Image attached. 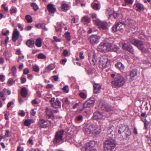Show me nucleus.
I'll use <instances>...</instances> for the list:
<instances>
[{
	"instance_id": "9",
	"label": "nucleus",
	"mask_w": 151,
	"mask_h": 151,
	"mask_svg": "<svg viewBox=\"0 0 151 151\" xmlns=\"http://www.w3.org/2000/svg\"><path fill=\"white\" fill-rule=\"evenodd\" d=\"M100 39V37L99 36L95 35L90 36L88 40L91 44L94 45L99 43Z\"/></svg>"
},
{
	"instance_id": "30",
	"label": "nucleus",
	"mask_w": 151,
	"mask_h": 151,
	"mask_svg": "<svg viewBox=\"0 0 151 151\" xmlns=\"http://www.w3.org/2000/svg\"><path fill=\"white\" fill-rule=\"evenodd\" d=\"M81 21L84 24H87L90 22V19L88 17L85 16L82 18Z\"/></svg>"
},
{
	"instance_id": "29",
	"label": "nucleus",
	"mask_w": 151,
	"mask_h": 151,
	"mask_svg": "<svg viewBox=\"0 0 151 151\" xmlns=\"http://www.w3.org/2000/svg\"><path fill=\"white\" fill-rule=\"evenodd\" d=\"M61 6L63 11H66L69 9V6L65 3H62Z\"/></svg>"
},
{
	"instance_id": "39",
	"label": "nucleus",
	"mask_w": 151,
	"mask_h": 151,
	"mask_svg": "<svg viewBox=\"0 0 151 151\" xmlns=\"http://www.w3.org/2000/svg\"><path fill=\"white\" fill-rule=\"evenodd\" d=\"M25 18L27 21L29 23L31 22L32 21V17L29 15H26Z\"/></svg>"
},
{
	"instance_id": "5",
	"label": "nucleus",
	"mask_w": 151,
	"mask_h": 151,
	"mask_svg": "<svg viewBox=\"0 0 151 151\" xmlns=\"http://www.w3.org/2000/svg\"><path fill=\"white\" fill-rule=\"evenodd\" d=\"M118 132L120 134L124 132L126 137H127L131 134V132L127 125H122L120 126L118 130Z\"/></svg>"
},
{
	"instance_id": "26",
	"label": "nucleus",
	"mask_w": 151,
	"mask_h": 151,
	"mask_svg": "<svg viewBox=\"0 0 151 151\" xmlns=\"http://www.w3.org/2000/svg\"><path fill=\"white\" fill-rule=\"evenodd\" d=\"M119 22L116 23L112 27V29L113 31L114 32H116L117 31H119Z\"/></svg>"
},
{
	"instance_id": "58",
	"label": "nucleus",
	"mask_w": 151,
	"mask_h": 151,
	"mask_svg": "<svg viewBox=\"0 0 151 151\" xmlns=\"http://www.w3.org/2000/svg\"><path fill=\"white\" fill-rule=\"evenodd\" d=\"M53 78L54 80L55 81H58V76L55 75L53 76Z\"/></svg>"
},
{
	"instance_id": "19",
	"label": "nucleus",
	"mask_w": 151,
	"mask_h": 151,
	"mask_svg": "<svg viewBox=\"0 0 151 151\" xmlns=\"http://www.w3.org/2000/svg\"><path fill=\"white\" fill-rule=\"evenodd\" d=\"M93 118L94 119H102L103 118V115L99 112H95L93 114Z\"/></svg>"
},
{
	"instance_id": "44",
	"label": "nucleus",
	"mask_w": 151,
	"mask_h": 151,
	"mask_svg": "<svg viewBox=\"0 0 151 151\" xmlns=\"http://www.w3.org/2000/svg\"><path fill=\"white\" fill-rule=\"evenodd\" d=\"M31 6L33 7V9L35 11H37L38 9V6L35 3H32L31 4Z\"/></svg>"
},
{
	"instance_id": "51",
	"label": "nucleus",
	"mask_w": 151,
	"mask_h": 151,
	"mask_svg": "<svg viewBox=\"0 0 151 151\" xmlns=\"http://www.w3.org/2000/svg\"><path fill=\"white\" fill-rule=\"evenodd\" d=\"M43 26H44V24L40 23L36 24V26L38 28H42Z\"/></svg>"
},
{
	"instance_id": "13",
	"label": "nucleus",
	"mask_w": 151,
	"mask_h": 151,
	"mask_svg": "<svg viewBox=\"0 0 151 151\" xmlns=\"http://www.w3.org/2000/svg\"><path fill=\"white\" fill-rule=\"evenodd\" d=\"M95 53L94 51H92L88 54V59L90 63L94 65L96 62V60L95 58Z\"/></svg>"
},
{
	"instance_id": "15",
	"label": "nucleus",
	"mask_w": 151,
	"mask_h": 151,
	"mask_svg": "<svg viewBox=\"0 0 151 151\" xmlns=\"http://www.w3.org/2000/svg\"><path fill=\"white\" fill-rule=\"evenodd\" d=\"M134 9L137 11L141 12L144 9V5L140 3H137L134 4Z\"/></svg>"
},
{
	"instance_id": "10",
	"label": "nucleus",
	"mask_w": 151,
	"mask_h": 151,
	"mask_svg": "<svg viewBox=\"0 0 151 151\" xmlns=\"http://www.w3.org/2000/svg\"><path fill=\"white\" fill-rule=\"evenodd\" d=\"M108 62L107 57L104 56L101 57L99 60V66L100 68H105L106 67Z\"/></svg>"
},
{
	"instance_id": "42",
	"label": "nucleus",
	"mask_w": 151,
	"mask_h": 151,
	"mask_svg": "<svg viewBox=\"0 0 151 151\" xmlns=\"http://www.w3.org/2000/svg\"><path fill=\"white\" fill-rule=\"evenodd\" d=\"M83 119V116L81 115H79L75 117V120L78 121H82Z\"/></svg>"
},
{
	"instance_id": "6",
	"label": "nucleus",
	"mask_w": 151,
	"mask_h": 151,
	"mask_svg": "<svg viewBox=\"0 0 151 151\" xmlns=\"http://www.w3.org/2000/svg\"><path fill=\"white\" fill-rule=\"evenodd\" d=\"M111 43H102L98 46V50L99 51L106 52L111 50Z\"/></svg>"
},
{
	"instance_id": "32",
	"label": "nucleus",
	"mask_w": 151,
	"mask_h": 151,
	"mask_svg": "<svg viewBox=\"0 0 151 151\" xmlns=\"http://www.w3.org/2000/svg\"><path fill=\"white\" fill-rule=\"evenodd\" d=\"M110 47L111 48V50L110 51L112 50L115 52H117L119 49V48L117 45H112L111 43Z\"/></svg>"
},
{
	"instance_id": "22",
	"label": "nucleus",
	"mask_w": 151,
	"mask_h": 151,
	"mask_svg": "<svg viewBox=\"0 0 151 151\" xmlns=\"http://www.w3.org/2000/svg\"><path fill=\"white\" fill-rule=\"evenodd\" d=\"M115 66L117 69H118L121 72L124 70V66L120 62H118L115 64Z\"/></svg>"
},
{
	"instance_id": "3",
	"label": "nucleus",
	"mask_w": 151,
	"mask_h": 151,
	"mask_svg": "<svg viewBox=\"0 0 151 151\" xmlns=\"http://www.w3.org/2000/svg\"><path fill=\"white\" fill-rule=\"evenodd\" d=\"M85 129V132L88 134L91 133L99 134L101 132V130L96 125H88Z\"/></svg>"
},
{
	"instance_id": "24",
	"label": "nucleus",
	"mask_w": 151,
	"mask_h": 151,
	"mask_svg": "<svg viewBox=\"0 0 151 151\" xmlns=\"http://www.w3.org/2000/svg\"><path fill=\"white\" fill-rule=\"evenodd\" d=\"M47 9L50 13H54L56 11V9L54 8L52 4H50L48 5Z\"/></svg>"
},
{
	"instance_id": "21",
	"label": "nucleus",
	"mask_w": 151,
	"mask_h": 151,
	"mask_svg": "<svg viewBox=\"0 0 151 151\" xmlns=\"http://www.w3.org/2000/svg\"><path fill=\"white\" fill-rule=\"evenodd\" d=\"M52 106L55 108H60L61 106V104L59 101L58 99H56V101L53 103H52L51 105Z\"/></svg>"
},
{
	"instance_id": "54",
	"label": "nucleus",
	"mask_w": 151,
	"mask_h": 151,
	"mask_svg": "<svg viewBox=\"0 0 151 151\" xmlns=\"http://www.w3.org/2000/svg\"><path fill=\"white\" fill-rule=\"evenodd\" d=\"M83 52H81L80 53L79 57L81 59H83L84 58V57L83 55Z\"/></svg>"
},
{
	"instance_id": "8",
	"label": "nucleus",
	"mask_w": 151,
	"mask_h": 151,
	"mask_svg": "<svg viewBox=\"0 0 151 151\" xmlns=\"http://www.w3.org/2000/svg\"><path fill=\"white\" fill-rule=\"evenodd\" d=\"M64 131L61 130L56 132L55 136V137L53 140V142L54 144L60 143L63 142L62 136Z\"/></svg>"
},
{
	"instance_id": "50",
	"label": "nucleus",
	"mask_w": 151,
	"mask_h": 151,
	"mask_svg": "<svg viewBox=\"0 0 151 151\" xmlns=\"http://www.w3.org/2000/svg\"><path fill=\"white\" fill-rule=\"evenodd\" d=\"M124 1L126 3L129 4H132L133 3V1L132 0H124Z\"/></svg>"
},
{
	"instance_id": "56",
	"label": "nucleus",
	"mask_w": 151,
	"mask_h": 151,
	"mask_svg": "<svg viewBox=\"0 0 151 151\" xmlns=\"http://www.w3.org/2000/svg\"><path fill=\"white\" fill-rule=\"evenodd\" d=\"M32 27L31 26H27L25 28V29L26 30H29L31 29Z\"/></svg>"
},
{
	"instance_id": "12",
	"label": "nucleus",
	"mask_w": 151,
	"mask_h": 151,
	"mask_svg": "<svg viewBox=\"0 0 151 151\" xmlns=\"http://www.w3.org/2000/svg\"><path fill=\"white\" fill-rule=\"evenodd\" d=\"M40 127L42 128H45L50 125V122L47 120L40 119L39 122Z\"/></svg>"
},
{
	"instance_id": "35",
	"label": "nucleus",
	"mask_w": 151,
	"mask_h": 151,
	"mask_svg": "<svg viewBox=\"0 0 151 151\" xmlns=\"http://www.w3.org/2000/svg\"><path fill=\"white\" fill-rule=\"evenodd\" d=\"M137 73V69H134L132 70L130 72V75L131 78L134 77L135 76H136Z\"/></svg>"
},
{
	"instance_id": "25",
	"label": "nucleus",
	"mask_w": 151,
	"mask_h": 151,
	"mask_svg": "<svg viewBox=\"0 0 151 151\" xmlns=\"http://www.w3.org/2000/svg\"><path fill=\"white\" fill-rule=\"evenodd\" d=\"M21 94L24 97H26L27 95V91L25 88H22L21 89Z\"/></svg>"
},
{
	"instance_id": "2",
	"label": "nucleus",
	"mask_w": 151,
	"mask_h": 151,
	"mask_svg": "<svg viewBox=\"0 0 151 151\" xmlns=\"http://www.w3.org/2000/svg\"><path fill=\"white\" fill-rule=\"evenodd\" d=\"M129 42L137 47L144 52H147L148 50L144 47L142 41L135 39H131L129 40Z\"/></svg>"
},
{
	"instance_id": "46",
	"label": "nucleus",
	"mask_w": 151,
	"mask_h": 151,
	"mask_svg": "<svg viewBox=\"0 0 151 151\" xmlns=\"http://www.w3.org/2000/svg\"><path fill=\"white\" fill-rule=\"evenodd\" d=\"M79 96L81 97L84 99H86L87 96L86 94L83 92H81L80 93Z\"/></svg>"
},
{
	"instance_id": "41",
	"label": "nucleus",
	"mask_w": 151,
	"mask_h": 151,
	"mask_svg": "<svg viewBox=\"0 0 151 151\" xmlns=\"http://www.w3.org/2000/svg\"><path fill=\"white\" fill-rule=\"evenodd\" d=\"M65 36L66 39L68 41H69L70 40V33L68 32H66L65 34Z\"/></svg>"
},
{
	"instance_id": "17",
	"label": "nucleus",
	"mask_w": 151,
	"mask_h": 151,
	"mask_svg": "<svg viewBox=\"0 0 151 151\" xmlns=\"http://www.w3.org/2000/svg\"><path fill=\"white\" fill-rule=\"evenodd\" d=\"M122 47L123 49L127 50L131 53H133V49L130 45H127L125 43H123L122 44Z\"/></svg>"
},
{
	"instance_id": "62",
	"label": "nucleus",
	"mask_w": 151,
	"mask_h": 151,
	"mask_svg": "<svg viewBox=\"0 0 151 151\" xmlns=\"http://www.w3.org/2000/svg\"><path fill=\"white\" fill-rule=\"evenodd\" d=\"M53 86L51 84H48L46 86V88H52Z\"/></svg>"
},
{
	"instance_id": "18",
	"label": "nucleus",
	"mask_w": 151,
	"mask_h": 151,
	"mask_svg": "<svg viewBox=\"0 0 151 151\" xmlns=\"http://www.w3.org/2000/svg\"><path fill=\"white\" fill-rule=\"evenodd\" d=\"M103 29H106L107 28V24L106 22L101 21L100 20L95 24Z\"/></svg>"
},
{
	"instance_id": "27",
	"label": "nucleus",
	"mask_w": 151,
	"mask_h": 151,
	"mask_svg": "<svg viewBox=\"0 0 151 151\" xmlns=\"http://www.w3.org/2000/svg\"><path fill=\"white\" fill-rule=\"evenodd\" d=\"M106 13L109 16L113 15V16L114 17H115L116 15H117L116 13H114V11L112 9H111L110 8H109L106 10Z\"/></svg>"
},
{
	"instance_id": "55",
	"label": "nucleus",
	"mask_w": 151,
	"mask_h": 151,
	"mask_svg": "<svg viewBox=\"0 0 151 151\" xmlns=\"http://www.w3.org/2000/svg\"><path fill=\"white\" fill-rule=\"evenodd\" d=\"M29 72V70L27 68H25L23 70L24 73L26 74Z\"/></svg>"
},
{
	"instance_id": "52",
	"label": "nucleus",
	"mask_w": 151,
	"mask_h": 151,
	"mask_svg": "<svg viewBox=\"0 0 151 151\" xmlns=\"http://www.w3.org/2000/svg\"><path fill=\"white\" fill-rule=\"evenodd\" d=\"M53 39L54 40V41L56 42H60L61 41V39L58 38L56 36H54Z\"/></svg>"
},
{
	"instance_id": "40",
	"label": "nucleus",
	"mask_w": 151,
	"mask_h": 151,
	"mask_svg": "<svg viewBox=\"0 0 151 151\" xmlns=\"http://www.w3.org/2000/svg\"><path fill=\"white\" fill-rule=\"evenodd\" d=\"M15 83L14 81L12 78H10L7 81L8 84L9 86H11Z\"/></svg>"
},
{
	"instance_id": "53",
	"label": "nucleus",
	"mask_w": 151,
	"mask_h": 151,
	"mask_svg": "<svg viewBox=\"0 0 151 151\" xmlns=\"http://www.w3.org/2000/svg\"><path fill=\"white\" fill-rule=\"evenodd\" d=\"M68 51L66 50H63V55L65 56H68Z\"/></svg>"
},
{
	"instance_id": "61",
	"label": "nucleus",
	"mask_w": 151,
	"mask_h": 151,
	"mask_svg": "<svg viewBox=\"0 0 151 151\" xmlns=\"http://www.w3.org/2000/svg\"><path fill=\"white\" fill-rule=\"evenodd\" d=\"M23 149L20 146H19L17 147V151H23Z\"/></svg>"
},
{
	"instance_id": "43",
	"label": "nucleus",
	"mask_w": 151,
	"mask_h": 151,
	"mask_svg": "<svg viewBox=\"0 0 151 151\" xmlns=\"http://www.w3.org/2000/svg\"><path fill=\"white\" fill-rule=\"evenodd\" d=\"M37 57L39 59H43L45 58L46 56L43 53H40L38 55Z\"/></svg>"
},
{
	"instance_id": "57",
	"label": "nucleus",
	"mask_w": 151,
	"mask_h": 151,
	"mask_svg": "<svg viewBox=\"0 0 151 151\" xmlns=\"http://www.w3.org/2000/svg\"><path fill=\"white\" fill-rule=\"evenodd\" d=\"M19 114L22 116H23L25 115V113L23 111H21L19 113Z\"/></svg>"
},
{
	"instance_id": "64",
	"label": "nucleus",
	"mask_w": 151,
	"mask_h": 151,
	"mask_svg": "<svg viewBox=\"0 0 151 151\" xmlns=\"http://www.w3.org/2000/svg\"><path fill=\"white\" fill-rule=\"evenodd\" d=\"M26 81V79L25 78H23L21 79V83H25Z\"/></svg>"
},
{
	"instance_id": "59",
	"label": "nucleus",
	"mask_w": 151,
	"mask_h": 151,
	"mask_svg": "<svg viewBox=\"0 0 151 151\" xmlns=\"http://www.w3.org/2000/svg\"><path fill=\"white\" fill-rule=\"evenodd\" d=\"M88 148L86 146L85 147H82L81 149V151H88Z\"/></svg>"
},
{
	"instance_id": "20",
	"label": "nucleus",
	"mask_w": 151,
	"mask_h": 151,
	"mask_svg": "<svg viewBox=\"0 0 151 151\" xmlns=\"http://www.w3.org/2000/svg\"><path fill=\"white\" fill-rule=\"evenodd\" d=\"M45 112L47 115L48 116L49 118H51L52 119H54V116L52 110L50 109L47 108L46 109Z\"/></svg>"
},
{
	"instance_id": "7",
	"label": "nucleus",
	"mask_w": 151,
	"mask_h": 151,
	"mask_svg": "<svg viewBox=\"0 0 151 151\" xmlns=\"http://www.w3.org/2000/svg\"><path fill=\"white\" fill-rule=\"evenodd\" d=\"M133 22V21L131 20L129 21L128 20L124 24H123L122 22H119V31H121V30L123 29L124 28L128 29L129 27L131 28H133L134 29V30H136V29H137V28L135 27L134 28V26L132 24Z\"/></svg>"
},
{
	"instance_id": "38",
	"label": "nucleus",
	"mask_w": 151,
	"mask_h": 151,
	"mask_svg": "<svg viewBox=\"0 0 151 151\" xmlns=\"http://www.w3.org/2000/svg\"><path fill=\"white\" fill-rule=\"evenodd\" d=\"M12 76H15L17 73V68L15 66H14L11 69Z\"/></svg>"
},
{
	"instance_id": "14",
	"label": "nucleus",
	"mask_w": 151,
	"mask_h": 151,
	"mask_svg": "<svg viewBox=\"0 0 151 151\" xmlns=\"http://www.w3.org/2000/svg\"><path fill=\"white\" fill-rule=\"evenodd\" d=\"M94 92L95 94L99 93L101 90V86L99 83H94L93 84Z\"/></svg>"
},
{
	"instance_id": "47",
	"label": "nucleus",
	"mask_w": 151,
	"mask_h": 151,
	"mask_svg": "<svg viewBox=\"0 0 151 151\" xmlns=\"http://www.w3.org/2000/svg\"><path fill=\"white\" fill-rule=\"evenodd\" d=\"M63 90L65 93H68L69 92L68 86V85L65 86L63 88Z\"/></svg>"
},
{
	"instance_id": "28",
	"label": "nucleus",
	"mask_w": 151,
	"mask_h": 151,
	"mask_svg": "<svg viewBox=\"0 0 151 151\" xmlns=\"http://www.w3.org/2000/svg\"><path fill=\"white\" fill-rule=\"evenodd\" d=\"M95 145V142L93 141H90L86 144V146L88 148V150L91 148H94L93 147Z\"/></svg>"
},
{
	"instance_id": "16",
	"label": "nucleus",
	"mask_w": 151,
	"mask_h": 151,
	"mask_svg": "<svg viewBox=\"0 0 151 151\" xmlns=\"http://www.w3.org/2000/svg\"><path fill=\"white\" fill-rule=\"evenodd\" d=\"M19 32L17 30V28H15L13 32L12 40L14 42H16L19 38Z\"/></svg>"
},
{
	"instance_id": "63",
	"label": "nucleus",
	"mask_w": 151,
	"mask_h": 151,
	"mask_svg": "<svg viewBox=\"0 0 151 151\" xmlns=\"http://www.w3.org/2000/svg\"><path fill=\"white\" fill-rule=\"evenodd\" d=\"M9 131L8 130H6V133L4 135V137H8L9 136Z\"/></svg>"
},
{
	"instance_id": "31",
	"label": "nucleus",
	"mask_w": 151,
	"mask_h": 151,
	"mask_svg": "<svg viewBox=\"0 0 151 151\" xmlns=\"http://www.w3.org/2000/svg\"><path fill=\"white\" fill-rule=\"evenodd\" d=\"M91 16L93 19V22L94 23L96 24L97 22H99V20L97 18V16L95 14H92Z\"/></svg>"
},
{
	"instance_id": "48",
	"label": "nucleus",
	"mask_w": 151,
	"mask_h": 151,
	"mask_svg": "<svg viewBox=\"0 0 151 151\" xmlns=\"http://www.w3.org/2000/svg\"><path fill=\"white\" fill-rule=\"evenodd\" d=\"M33 70L36 72H38L39 71V69L37 65H34L33 66Z\"/></svg>"
},
{
	"instance_id": "49",
	"label": "nucleus",
	"mask_w": 151,
	"mask_h": 151,
	"mask_svg": "<svg viewBox=\"0 0 151 151\" xmlns=\"http://www.w3.org/2000/svg\"><path fill=\"white\" fill-rule=\"evenodd\" d=\"M10 13L12 14L13 13H15L17 12V9L15 7H13L10 10Z\"/></svg>"
},
{
	"instance_id": "4",
	"label": "nucleus",
	"mask_w": 151,
	"mask_h": 151,
	"mask_svg": "<svg viewBox=\"0 0 151 151\" xmlns=\"http://www.w3.org/2000/svg\"><path fill=\"white\" fill-rule=\"evenodd\" d=\"M116 146V144L113 140H108L104 144V149L105 151H111L114 149Z\"/></svg>"
},
{
	"instance_id": "33",
	"label": "nucleus",
	"mask_w": 151,
	"mask_h": 151,
	"mask_svg": "<svg viewBox=\"0 0 151 151\" xmlns=\"http://www.w3.org/2000/svg\"><path fill=\"white\" fill-rule=\"evenodd\" d=\"M33 120L32 119H28L26 120L24 122V125L27 126H29L31 123L33 122Z\"/></svg>"
},
{
	"instance_id": "45",
	"label": "nucleus",
	"mask_w": 151,
	"mask_h": 151,
	"mask_svg": "<svg viewBox=\"0 0 151 151\" xmlns=\"http://www.w3.org/2000/svg\"><path fill=\"white\" fill-rule=\"evenodd\" d=\"M144 129H145L147 128V126L149 124V122L146 119H145L144 122Z\"/></svg>"
},
{
	"instance_id": "36",
	"label": "nucleus",
	"mask_w": 151,
	"mask_h": 151,
	"mask_svg": "<svg viewBox=\"0 0 151 151\" xmlns=\"http://www.w3.org/2000/svg\"><path fill=\"white\" fill-rule=\"evenodd\" d=\"M34 42L31 40H29L27 42L26 44L27 46L29 47H32L34 45Z\"/></svg>"
},
{
	"instance_id": "37",
	"label": "nucleus",
	"mask_w": 151,
	"mask_h": 151,
	"mask_svg": "<svg viewBox=\"0 0 151 151\" xmlns=\"http://www.w3.org/2000/svg\"><path fill=\"white\" fill-rule=\"evenodd\" d=\"M93 8L95 10L99 9L100 8L99 4H98L93 3L92 4Z\"/></svg>"
},
{
	"instance_id": "23",
	"label": "nucleus",
	"mask_w": 151,
	"mask_h": 151,
	"mask_svg": "<svg viewBox=\"0 0 151 151\" xmlns=\"http://www.w3.org/2000/svg\"><path fill=\"white\" fill-rule=\"evenodd\" d=\"M103 109L106 112L111 113L113 111V108L110 106L104 105L102 107Z\"/></svg>"
},
{
	"instance_id": "1",
	"label": "nucleus",
	"mask_w": 151,
	"mask_h": 151,
	"mask_svg": "<svg viewBox=\"0 0 151 151\" xmlns=\"http://www.w3.org/2000/svg\"><path fill=\"white\" fill-rule=\"evenodd\" d=\"M111 78L114 80L111 82L112 86L114 88H119L123 85L125 83V80L123 76L120 74H111Z\"/></svg>"
},
{
	"instance_id": "11",
	"label": "nucleus",
	"mask_w": 151,
	"mask_h": 151,
	"mask_svg": "<svg viewBox=\"0 0 151 151\" xmlns=\"http://www.w3.org/2000/svg\"><path fill=\"white\" fill-rule=\"evenodd\" d=\"M96 99L93 97H91L86 101L83 104V107L84 108L89 107L93 106L95 101Z\"/></svg>"
},
{
	"instance_id": "34",
	"label": "nucleus",
	"mask_w": 151,
	"mask_h": 151,
	"mask_svg": "<svg viewBox=\"0 0 151 151\" xmlns=\"http://www.w3.org/2000/svg\"><path fill=\"white\" fill-rule=\"evenodd\" d=\"M35 44L38 47H40L42 45V41L40 38L37 39L35 41Z\"/></svg>"
},
{
	"instance_id": "60",
	"label": "nucleus",
	"mask_w": 151,
	"mask_h": 151,
	"mask_svg": "<svg viewBox=\"0 0 151 151\" xmlns=\"http://www.w3.org/2000/svg\"><path fill=\"white\" fill-rule=\"evenodd\" d=\"M13 104H14V103L13 102L11 101V102H9L7 105V108L9 107L12 105Z\"/></svg>"
}]
</instances>
